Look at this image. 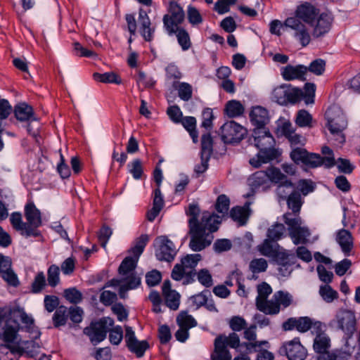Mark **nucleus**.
<instances>
[{
	"instance_id": "f257e3e1",
	"label": "nucleus",
	"mask_w": 360,
	"mask_h": 360,
	"mask_svg": "<svg viewBox=\"0 0 360 360\" xmlns=\"http://www.w3.org/2000/svg\"><path fill=\"white\" fill-rule=\"evenodd\" d=\"M291 160L296 165H302L307 168H316L324 165L326 168H331L335 165L333 157H321L319 154L309 153L305 148H295L290 154Z\"/></svg>"
},
{
	"instance_id": "f03ea898",
	"label": "nucleus",
	"mask_w": 360,
	"mask_h": 360,
	"mask_svg": "<svg viewBox=\"0 0 360 360\" xmlns=\"http://www.w3.org/2000/svg\"><path fill=\"white\" fill-rule=\"evenodd\" d=\"M219 223L189 226L191 239L188 246L194 252H200L208 247L213 238L212 233L218 229Z\"/></svg>"
},
{
	"instance_id": "7ed1b4c3",
	"label": "nucleus",
	"mask_w": 360,
	"mask_h": 360,
	"mask_svg": "<svg viewBox=\"0 0 360 360\" xmlns=\"http://www.w3.org/2000/svg\"><path fill=\"white\" fill-rule=\"evenodd\" d=\"M113 325L114 320L112 318L104 316L98 320L92 321L89 326L84 328L83 333L89 338L90 342L96 346L106 338L109 328Z\"/></svg>"
},
{
	"instance_id": "20e7f679",
	"label": "nucleus",
	"mask_w": 360,
	"mask_h": 360,
	"mask_svg": "<svg viewBox=\"0 0 360 360\" xmlns=\"http://www.w3.org/2000/svg\"><path fill=\"white\" fill-rule=\"evenodd\" d=\"M185 18V13L183 8L179 3L172 1L169 4L168 13L162 18L163 26L169 35L176 32V28H179Z\"/></svg>"
},
{
	"instance_id": "39448f33",
	"label": "nucleus",
	"mask_w": 360,
	"mask_h": 360,
	"mask_svg": "<svg viewBox=\"0 0 360 360\" xmlns=\"http://www.w3.org/2000/svg\"><path fill=\"white\" fill-rule=\"evenodd\" d=\"M220 129L221 140L226 144L238 143L247 134L246 129L235 121L226 122Z\"/></svg>"
},
{
	"instance_id": "423d86ee",
	"label": "nucleus",
	"mask_w": 360,
	"mask_h": 360,
	"mask_svg": "<svg viewBox=\"0 0 360 360\" xmlns=\"http://www.w3.org/2000/svg\"><path fill=\"white\" fill-rule=\"evenodd\" d=\"M274 169H279L275 167H271L266 171H257L248 178V185L253 193L260 189L262 191H266L271 188L272 183H274L271 177V172Z\"/></svg>"
},
{
	"instance_id": "0eeeda50",
	"label": "nucleus",
	"mask_w": 360,
	"mask_h": 360,
	"mask_svg": "<svg viewBox=\"0 0 360 360\" xmlns=\"http://www.w3.org/2000/svg\"><path fill=\"white\" fill-rule=\"evenodd\" d=\"M271 175L273 182L277 184L276 193L279 200H285L291 193L296 191L295 184L280 169L272 170Z\"/></svg>"
},
{
	"instance_id": "6e6552de",
	"label": "nucleus",
	"mask_w": 360,
	"mask_h": 360,
	"mask_svg": "<svg viewBox=\"0 0 360 360\" xmlns=\"http://www.w3.org/2000/svg\"><path fill=\"white\" fill-rule=\"evenodd\" d=\"M339 328L345 333V346H349V340L356 331L355 314L350 310L340 311L336 316Z\"/></svg>"
},
{
	"instance_id": "1a4fd4ad",
	"label": "nucleus",
	"mask_w": 360,
	"mask_h": 360,
	"mask_svg": "<svg viewBox=\"0 0 360 360\" xmlns=\"http://www.w3.org/2000/svg\"><path fill=\"white\" fill-rule=\"evenodd\" d=\"M124 328L126 347L131 353H134L137 358L143 357L146 350L150 348L149 342L146 340H139L131 326H125Z\"/></svg>"
},
{
	"instance_id": "9d476101",
	"label": "nucleus",
	"mask_w": 360,
	"mask_h": 360,
	"mask_svg": "<svg viewBox=\"0 0 360 360\" xmlns=\"http://www.w3.org/2000/svg\"><path fill=\"white\" fill-rule=\"evenodd\" d=\"M347 126L346 116L341 112H338L334 117H328L326 127L330 134L336 136L335 139L340 143L345 142V136L342 133Z\"/></svg>"
},
{
	"instance_id": "9b49d317",
	"label": "nucleus",
	"mask_w": 360,
	"mask_h": 360,
	"mask_svg": "<svg viewBox=\"0 0 360 360\" xmlns=\"http://www.w3.org/2000/svg\"><path fill=\"white\" fill-rule=\"evenodd\" d=\"M4 330L0 334V339L6 344L1 345L0 349L6 348L10 349L12 352H15L13 347L10 345L13 343L17 338L18 333L20 330V325L16 320H11V318L6 319Z\"/></svg>"
},
{
	"instance_id": "f8f14e48",
	"label": "nucleus",
	"mask_w": 360,
	"mask_h": 360,
	"mask_svg": "<svg viewBox=\"0 0 360 360\" xmlns=\"http://www.w3.org/2000/svg\"><path fill=\"white\" fill-rule=\"evenodd\" d=\"M284 25L295 30L294 37L299 41L302 46H307L311 41L310 34L305 26L296 18H287L284 21Z\"/></svg>"
},
{
	"instance_id": "ddd939ff",
	"label": "nucleus",
	"mask_w": 360,
	"mask_h": 360,
	"mask_svg": "<svg viewBox=\"0 0 360 360\" xmlns=\"http://www.w3.org/2000/svg\"><path fill=\"white\" fill-rule=\"evenodd\" d=\"M159 248L155 250V256L160 261L172 262L176 254L174 245L167 236H160L155 239Z\"/></svg>"
},
{
	"instance_id": "4468645a",
	"label": "nucleus",
	"mask_w": 360,
	"mask_h": 360,
	"mask_svg": "<svg viewBox=\"0 0 360 360\" xmlns=\"http://www.w3.org/2000/svg\"><path fill=\"white\" fill-rule=\"evenodd\" d=\"M200 214V208L197 205L191 204L186 211V214L190 216L188 219V226L205 225L211 223H219L218 219L219 217L215 214H211L210 212H206L202 214L200 221H198V216Z\"/></svg>"
},
{
	"instance_id": "2eb2a0df",
	"label": "nucleus",
	"mask_w": 360,
	"mask_h": 360,
	"mask_svg": "<svg viewBox=\"0 0 360 360\" xmlns=\"http://www.w3.org/2000/svg\"><path fill=\"white\" fill-rule=\"evenodd\" d=\"M281 349H284L288 360H304L307 356V351L300 343L299 338L284 342Z\"/></svg>"
},
{
	"instance_id": "dca6fc26",
	"label": "nucleus",
	"mask_w": 360,
	"mask_h": 360,
	"mask_svg": "<svg viewBox=\"0 0 360 360\" xmlns=\"http://www.w3.org/2000/svg\"><path fill=\"white\" fill-rule=\"evenodd\" d=\"M13 113L17 120L28 124L27 129V131L30 133V122L38 120L32 106L25 102L18 103L14 106Z\"/></svg>"
},
{
	"instance_id": "f3484780",
	"label": "nucleus",
	"mask_w": 360,
	"mask_h": 360,
	"mask_svg": "<svg viewBox=\"0 0 360 360\" xmlns=\"http://www.w3.org/2000/svg\"><path fill=\"white\" fill-rule=\"evenodd\" d=\"M319 14V8L309 2H304L297 7L295 18L310 25H314Z\"/></svg>"
},
{
	"instance_id": "a211bd4d",
	"label": "nucleus",
	"mask_w": 360,
	"mask_h": 360,
	"mask_svg": "<svg viewBox=\"0 0 360 360\" xmlns=\"http://www.w3.org/2000/svg\"><path fill=\"white\" fill-rule=\"evenodd\" d=\"M11 259L0 253V275L8 285L16 287L19 284V281L11 269Z\"/></svg>"
},
{
	"instance_id": "6ab92c4d",
	"label": "nucleus",
	"mask_w": 360,
	"mask_h": 360,
	"mask_svg": "<svg viewBox=\"0 0 360 360\" xmlns=\"http://www.w3.org/2000/svg\"><path fill=\"white\" fill-rule=\"evenodd\" d=\"M333 21V18L330 13H322L319 14L313 25L314 30L312 36L314 38H319L324 36L330 31Z\"/></svg>"
},
{
	"instance_id": "aec40b11",
	"label": "nucleus",
	"mask_w": 360,
	"mask_h": 360,
	"mask_svg": "<svg viewBox=\"0 0 360 360\" xmlns=\"http://www.w3.org/2000/svg\"><path fill=\"white\" fill-rule=\"evenodd\" d=\"M282 326L284 330L296 329L300 333H305L311 329V319L308 316L291 317L283 322Z\"/></svg>"
},
{
	"instance_id": "412c9836",
	"label": "nucleus",
	"mask_w": 360,
	"mask_h": 360,
	"mask_svg": "<svg viewBox=\"0 0 360 360\" xmlns=\"http://www.w3.org/2000/svg\"><path fill=\"white\" fill-rule=\"evenodd\" d=\"M257 157L250 159L249 163L255 168L259 167L262 164L270 162L278 158V151L274 148L259 149Z\"/></svg>"
},
{
	"instance_id": "4be33fe9",
	"label": "nucleus",
	"mask_w": 360,
	"mask_h": 360,
	"mask_svg": "<svg viewBox=\"0 0 360 360\" xmlns=\"http://www.w3.org/2000/svg\"><path fill=\"white\" fill-rule=\"evenodd\" d=\"M307 72V66L304 65H288L281 69V75L284 80L292 81L298 79L305 81V75Z\"/></svg>"
},
{
	"instance_id": "5701e85b",
	"label": "nucleus",
	"mask_w": 360,
	"mask_h": 360,
	"mask_svg": "<svg viewBox=\"0 0 360 360\" xmlns=\"http://www.w3.org/2000/svg\"><path fill=\"white\" fill-rule=\"evenodd\" d=\"M139 23L140 32L146 41H151L154 37L155 27H151V22L147 12L143 8L139 11Z\"/></svg>"
},
{
	"instance_id": "b1692460",
	"label": "nucleus",
	"mask_w": 360,
	"mask_h": 360,
	"mask_svg": "<svg viewBox=\"0 0 360 360\" xmlns=\"http://www.w3.org/2000/svg\"><path fill=\"white\" fill-rule=\"evenodd\" d=\"M25 217L27 224L40 227L42 225L41 213L33 201H28L25 206Z\"/></svg>"
},
{
	"instance_id": "393cba45",
	"label": "nucleus",
	"mask_w": 360,
	"mask_h": 360,
	"mask_svg": "<svg viewBox=\"0 0 360 360\" xmlns=\"http://www.w3.org/2000/svg\"><path fill=\"white\" fill-rule=\"evenodd\" d=\"M250 118L255 127H264L269 122V112L266 108L262 106H256L251 110Z\"/></svg>"
},
{
	"instance_id": "a878e982",
	"label": "nucleus",
	"mask_w": 360,
	"mask_h": 360,
	"mask_svg": "<svg viewBox=\"0 0 360 360\" xmlns=\"http://www.w3.org/2000/svg\"><path fill=\"white\" fill-rule=\"evenodd\" d=\"M250 212L249 204L246 203L243 207H233L230 211V217L234 221H237L239 226H244L247 224Z\"/></svg>"
},
{
	"instance_id": "bb28decb",
	"label": "nucleus",
	"mask_w": 360,
	"mask_h": 360,
	"mask_svg": "<svg viewBox=\"0 0 360 360\" xmlns=\"http://www.w3.org/2000/svg\"><path fill=\"white\" fill-rule=\"evenodd\" d=\"M337 241L342 251L345 255H349L354 246L353 237L350 231L345 229L340 230L337 234Z\"/></svg>"
},
{
	"instance_id": "cd10ccee",
	"label": "nucleus",
	"mask_w": 360,
	"mask_h": 360,
	"mask_svg": "<svg viewBox=\"0 0 360 360\" xmlns=\"http://www.w3.org/2000/svg\"><path fill=\"white\" fill-rule=\"evenodd\" d=\"M231 354L224 342L221 341V336L217 337L214 340V349L211 354L212 360H231Z\"/></svg>"
},
{
	"instance_id": "c85d7f7f",
	"label": "nucleus",
	"mask_w": 360,
	"mask_h": 360,
	"mask_svg": "<svg viewBox=\"0 0 360 360\" xmlns=\"http://www.w3.org/2000/svg\"><path fill=\"white\" fill-rule=\"evenodd\" d=\"M330 347V340L326 335H316L314 340L313 348L319 356H327L330 354L328 349Z\"/></svg>"
},
{
	"instance_id": "c756f323",
	"label": "nucleus",
	"mask_w": 360,
	"mask_h": 360,
	"mask_svg": "<svg viewBox=\"0 0 360 360\" xmlns=\"http://www.w3.org/2000/svg\"><path fill=\"white\" fill-rule=\"evenodd\" d=\"M272 257L275 258L276 262L280 266L278 271L282 276H285L290 274L291 270L289 269V266L293 263L290 262L289 255L287 253L276 250Z\"/></svg>"
},
{
	"instance_id": "7c9ffc66",
	"label": "nucleus",
	"mask_w": 360,
	"mask_h": 360,
	"mask_svg": "<svg viewBox=\"0 0 360 360\" xmlns=\"http://www.w3.org/2000/svg\"><path fill=\"white\" fill-rule=\"evenodd\" d=\"M213 139L210 132L205 133L201 136L200 156L205 160H210L213 153Z\"/></svg>"
},
{
	"instance_id": "2f4dec72",
	"label": "nucleus",
	"mask_w": 360,
	"mask_h": 360,
	"mask_svg": "<svg viewBox=\"0 0 360 360\" xmlns=\"http://www.w3.org/2000/svg\"><path fill=\"white\" fill-rule=\"evenodd\" d=\"M180 123L182 124L185 129L189 133L194 143L198 141V132L196 129V119L194 117L186 116L181 120Z\"/></svg>"
},
{
	"instance_id": "473e14b6",
	"label": "nucleus",
	"mask_w": 360,
	"mask_h": 360,
	"mask_svg": "<svg viewBox=\"0 0 360 360\" xmlns=\"http://www.w3.org/2000/svg\"><path fill=\"white\" fill-rule=\"evenodd\" d=\"M245 108L241 103L236 100H231L226 103L224 112L229 117H236L242 115Z\"/></svg>"
},
{
	"instance_id": "72a5a7b5",
	"label": "nucleus",
	"mask_w": 360,
	"mask_h": 360,
	"mask_svg": "<svg viewBox=\"0 0 360 360\" xmlns=\"http://www.w3.org/2000/svg\"><path fill=\"white\" fill-rule=\"evenodd\" d=\"M290 194L285 200L287 205L289 209L292 210L295 215H298L303 204L301 193L299 191L296 190Z\"/></svg>"
},
{
	"instance_id": "f704fd0d",
	"label": "nucleus",
	"mask_w": 360,
	"mask_h": 360,
	"mask_svg": "<svg viewBox=\"0 0 360 360\" xmlns=\"http://www.w3.org/2000/svg\"><path fill=\"white\" fill-rule=\"evenodd\" d=\"M93 78L95 81L105 84H122V79L115 72H108L105 73L94 72L93 74Z\"/></svg>"
},
{
	"instance_id": "c9c22d12",
	"label": "nucleus",
	"mask_w": 360,
	"mask_h": 360,
	"mask_svg": "<svg viewBox=\"0 0 360 360\" xmlns=\"http://www.w3.org/2000/svg\"><path fill=\"white\" fill-rule=\"evenodd\" d=\"M148 241L149 236L147 234H141L135 240L134 245L128 251L129 253L139 258Z\"/></svg>"
},
{
	"instance_id": "e433bc0d",
	"label": "nucleus",
	"mask_w": 360,
	"mask_h": 360,
	"mask_svg": "<svg viewBox=\"0 0 360 360\" xmlns=\"http://www.w3.org/2000/svg\"><path fill=\"white\" fill-rule=\"evenodd\" d=\"M68 319V307L64 305L59 306L53 315V323L55 328L65 326Z\"/></svg>"
},
{
	"instance_id": "4c0bfd02",
	"label": "nucleus",
	"mask_w": 360,
	"mask_h": 360,
	"mask_svg": "<svg viewBox=\"0 0 360 360\" xmlns=\"http://www.w3.org/2000/svg\"><path fill=\"white\" fill-rule=\"evenodd\" d=\"M139 259V257L134 255L126 257L118 268L119 274L121 275H127L130 271H134L137 266Z\"/></svg>"
},
{
	"instance_id": "58836bf2",
	"label": "nucleus",
	"mask_w": 360,
	"mask_h": 360,
	"mask_svg": "<svg viewBox=\"0 0 360 360\" xmlns=\"http://www.w3.org/2000/svg\"><path fill=\"white\" fill-rule=\"evenodd\" d=\"M256 307L259 311L266 314L271 315L278 314L281 309L279 303H277L276 301L273 302L272 300L259 302V303H257Z\"/></svg>"
},
{
	"instance_id": "ea45409f",
	"label": "nucleus",
	"mask_w": 360,
	"mask_h": 360,
	"mask_svg": "<svg viewBox=\"0 0 360 360\" xmlns=\"http://www.w3.org/2000/svg\"><path fill=\"white\" fill-rule=\"evenodd\" d=\"M310 236L309 230L307 227L300 226L296 231L292 232L290 235L295 245L305 244L307 243V238Z\"/></svg>"
},
{
	"instance_id": "a19ab883",
	"label": "nucleus",
	"mask_w": 360,
	"mask_h": 360,
	"mask_svg": "<svg viewBox=\"0 0 360 360\" xmlns=\"http://www.w3.org/2000/svg\"><path fill=\"white\" fill-rule=\"evenodd\" d=\"M15 313L20 314L21 321L22 323L25 325L26 331L29 333L32 332L34 327V320L33 319V318L28 316L27 314L20 307L10 309L9 314H15Z\"/></svg>"
},
{
	"instance_id": "79ce46f5",
	"label": "nucleus",
	"mask_w": 360,
	"mask_h": 360,
	"mask_svg": "<svg viewBox=\"0 0 360 360\" xmlns=\"http://www.w3.org/2000/svg\"><path fill=\"white\" fill-rule=\"evenodd\" d=\"M63 296L66 300L73 304H77L83 300L82 293L75 287L65 289Z\"/></svg>"
},
{
	"instance_id": "37998d69",
	"label": "nucleus",
	"mask_w": 360,
	"mask_h": 360,
	"mask_svg": "<svg viewBox=\"0 0 360 360\" xmlns=\"http://www.w3.org/2000/svg\"><path fill=\"white\" fill-rule=\"evenodd\" d=\"M176 38L179 44L183 51H187L191 47V42L188 32L184 28H176Z\"/></svg>"
},
{
	"instance_id": "c03bdc74",
	"label": "nucleus",
	"mask_w": 360,
	"mask_h": 360,
	"mask_svg": "<svg viewBox=\"0 0 360 360\" xmlns=\"http://www.w3.org/2000/svg\"><path fill=\"white\" fill-rule=\"evenodd\" d=\"M47 281L49 285L54 288L60 283V269L56 264H51L47 270Z\"/></svg>"
},
{
	"instance_id": "a18cd8bd",
	"label": "nucleus",
	"mask_w": 360,
	"mask_h": 360,
	"mask_svg": "<svg viewBox=\"0 0 360 360\" xmlns=\"http://www.w3.org/2000/svg\"><path fill=\"white\" fill-rule=\"evenodd\" d=\"M165 304L172 310H177L180 304V295L176 290L170 291L165 295Z\"/></svg>"
},
{
	"instance_id": "49530a36",
	"label": "nucleus",
	"mask_w": 360,
	"mask_h": 360,
	"mask_svg": "<svg viewBox=\"0 0 360 360\" xmlns=\"http://www.w3.org/2000/svg\"><path fill=\"white\" fill-rule=\"evenodd\" d=\"M290 85L282 84L273 91L272 95L276 101L282 105H285V99Z\"/></svg>"
},
{
	"instance_id": "de8ad7c7",
	"label": "nucleus",
	"mask_w": 360,
	"mask_h": 360,
	"mask_svg": "<svg viewBox=\"0 0 360 360\" xmlns=\"http://www.w3.org/2000/svg\"><path fill=\"white\" fill-rule=\"evenodd\" d=\"M285 228L283 224L276 223L267 231V237L271 241L280 240L284 233Z\"/></svg>"
},
{
	"instance_id": "09e8293b",
	"label": "nucleus",
	"mask_w": 360,
	"mask_h": 360,
	"mask_svg": "<svg viewBox=\"0 0 360 360\" xmlns=\"http://www.w3.org/2000/svg\"><path fill=\"white\" fill-rule=\"evenodd\" d=\"M179 327L189 328L195 327L197 322L195 319L187 314L186 311H181L176 319Z\"/></svg>"
},
{
	"instance_id": "8fccbe9b",
	"label": "nucleus",
	"mask_w": 360,
	"mask_h": 360,
	"mask_svg": "<svg viewBox=\"0 0 360 360\" xmlns=\"http://www.w3.org/2000/svg\"><path fill=\"white\" fill-rule=\"evenodd\" d=\"M319 294L323 300L328 303L332 302L334 300L338 297V292L333 290L329 285H321L319 288Z\"/></svg>"
},
{
	"instance_id": "3c124183",
	"label": "nucleus",
	"mask_w": 360,
	"mask_h": 360,
	"mask_svg": "<svg viewBox=\"0 0 360 360\" xmlns=\"http://www.w3.org/2000/svg\"><path fill=\"white\" fill-rule=\"evenodd\" d=\"M128 168L129 173L131 174L134 179H141L143 174V168L140 159H134L131 162L129 163Z\"/></svg>"
},
{
	"instance_id": "603ef678",
	"label": "nucleus",
	"mask_w": 360,
	"mask_h": 360,
	"mask_svg": "<svg viewBox=\"0 0 360 360\" xmlns=\"http://www.w3.org/2000/svg\"><path fill=\"white\" fill-rule=\"evenodd\" d=\"M202 119L201 127L205 128L210 132L212 129V122L214 119L212 109L205 108L202 112Z\"/></svg>"
},
{
	"instance_id": "864d4df0",
	"label": "nucleus",
	"mask_w": 360,
	"mask_h": 360,
	"mask_svg": "<svg viewBox=\"0 0 360 360\" xmlns=\"http://www.w3.org/2000/svg\"><path fill=\"white\" fill-rule=\"evenodd\" d=\"M201 259L202 256L200 254H190L182 257L181 262L186 269H194Z\"/></svg>"
},
{
	"instance_id": "5fc2aeb1",
	"label": "nucleus",
	"mask_w": 360,
	"mask_h": 360,
	"mask_svg": "<svg viewBox=\"0 0 360 360\" xmlns=\"http://www.w3.org/2000/svg\"><path fill=\"white\" fill-rule=\"evenodd\" d=\"M46 285V278L44 273L39 271L35 276L34 281L31 285V291L33 293L37 294L42 291Z\"/></svg>"
},
{
	"instance_id": "6e6d98bb",
	"label": "nucleus",
	"mask_w": 360,
	"mask_h": 360,
	"mask_svg": "<svg viewBox=\"0 0 360 360\" xmlns=\"http://www.w3.org/2000/svg\"><path fill=\"white\" fill-rule=\"evenodd\" d=\"M193 89L191 84L186 82H180L178 86V96L184 101H188L192 98Z\"/></svg>"
},
{
	"instance_id": "4d7b16f0",
	"label": "nucleus",
	"mask_w": 360,
	"mask_h": 360,
	"mask_svg": "<svg viewBox=\"0 0 360 360\" xmlns=\"http://www.w3.org/2000/svg\"><path fill=\"white\" fill-rule=\"evenodd\" d=\"M274 297L277 303H279V307L282 305L283 307H289L292 302V295L288 292L282 290L276 292L274 295Z\"/></svg>"
},
{
	"instance_id": "13d9d810",
	"label": "nucleus",
	"mask_w": 360,
	"mask_h": 360,
	"mask_svg": "<svg viewBox=\"0 0 360 360\" xmlns=\"http://www.w3.org/2000/svg\"><path fill=\"white\" fill-rule=\"evenodd\" d=\"M109 341L112 345H118L123 339V330L120 326L109 328Z\"/></svg>"
},
{
	"instance_id": "bf43d9fd",
	"label": "nucleus",
	"mask_w": 360,
	"mask_h": 360,
	"mask_svg": "<svg viewBox=\"0 0 360 360\" xmlns=\"http://www.w3.org/2000/svg\"><path fill=\"white\" fill-rule=\"evenodd\" d=\"M258 295L256 297V304L259 302H264L267 300L268 296L272 292L271 286L266 282H263L262 284L257 286Z\"/></svg>"
},
{
	"instance_id": "052dcab7",
	"label": "nucleus",
	"mask_w": 360,
	"mask_h": 360,
	"mask_svg": "<svg viewBox=\"0 0 360 360\" xmlns=\"http://www.w3.org/2000/svg\"><path fill=\"white\" fill-rule=\"evenodd\" d=\"M326 68V61L323 59L318 58L313 60L309 67H307V72L309 71L316 75H321Z\"/></svg>"
},
{
	"instance_id": "680f3d73",
	"label": "nucleus",
	"mask_w": 360,
	"mask_h": 360,
	"mask_svg": "<svg viewBox=\"0 0 360 360\" xmlns=\"http://www.w3.org/2000/svg\"><path fill=\"white\" fill-rule=\"evenodd\" d=\"M304 96L303 91L299 88H289L285 99V105L299 102Z\"/></svg>"
},
{
	"instance_id": "e2e57ef3",
	"label": "nucleus",
	"mask_w": 360,
	"mask_h": 360,
	"mask_svg": "<svg viewBox=\"0 0 360 360\" xmlns=\"http://www.w3.org/2000/svg\"><path fill=\"white\" fill-rule=\"evenodd\" d=\"M291 213L288 212L283 215V220L286 225L288 226L289 236L292 232H294L297 229L301 226L302 221L300 217L290 218Z\"/></svg>"
},
{
	"instance_id": "0e129e2a",
	"label": "nucleus",
	"mask_w": 360,
	"mask_h": 360,
	"mask_svg": "<svg viewBox=\"0 0 360 360\" xmlns=\"http://www.w3.org/2000/svg\"><path fill=\"white\" fill-rule=\"evenodd\" d=\"M312 121V117L309 112L305 110L298 111L296 117V124L300 127L310 126Z\"/></svg>"
},
{
	"instance_id": "69168bd1",
	"label": "nucleus",
	"mask_w": 360,
	"mask_h": 360,
	"mask_svg": "<svg viewBox=\"0 0 360 360\" xmlns=\"http://www.w3.org/2000/svg\"><path fill=\"white\" fill-rule=\"evenodd\" d=\"M230 200L229 198L224 194L219 195L217 197L215 209L219 213H226L229 209Z\"/></svg>"
},
{
	"instance_id": "338daca9",
	"label": "nucleus",
	"mask_w": 360,
	"mask_h": 360,
	"mask_svg": "<svg viewBox=\"0 0 360 360\" xmlns=\"http://www.w3.org/2000/svg\"><path fill=\"white\" fill-rule=\"evenodd\" d=\"M211 296L212 295L210 290H204L201 292L191 296V299L193 301V304L196 306V309H198L206 304L207 298Z\"/></svg>"
},
{
	"instance_id": "774afa93",
	"label": "nucleus",
	"mask_w": 360,
	"mask_h": 360,
	"mask_svg": "<svg viewBox=\"0 0 360 360\" xmlns=\"http://www.w3.org/2000/svg\"><path fill=\"white\" fill-rule=\"evenodd\" d=\"M162 280L161 273L153 269L146 274V282L149 287H154L158 285Z\"/></svg>"
}]
</instances>
